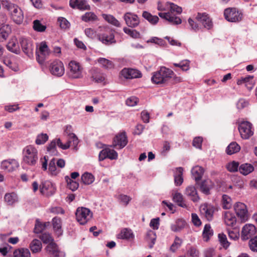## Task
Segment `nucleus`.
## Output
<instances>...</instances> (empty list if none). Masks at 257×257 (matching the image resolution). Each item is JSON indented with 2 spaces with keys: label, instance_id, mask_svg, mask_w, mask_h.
Masks as SVG:
<instances>
[{
  "label": "nucleus",
  "instance_id": "41",
  "mask_svg": "<svg viewBox=\"0 0 257 257\" xmlns=\"http://www.w3.org/2000/svg\"><path fill=\"white\" fill-rule=\"evenodd\" d=\"M15 163V161H12V162L7 160L4 161L2 162L1 168L8 172H12L15 169L14 164Z\"/></svg>",
  "mask_w": 257,
  "mask_h": 257
},
{
  "label": "nucleus",
  "instance_id": "1",
  "mask_svg": "<svg viewBox=\"0 0 257 257\" xmlns=\"http://www.w3.org/2000/svg\"><path fill=\"white\" fill-rule=\"evenodd\" d=\"M174 73L172 70L165 67H161L160 70L155 72L152 77V81L157 84H165L172 77Z\"/></svg>",
  "mask_w": 257,
  "mask_h": 257
},
{
  "label": "nucleus",
  "instance_id": "6",
  "mask_svg": "<svg viewBox=\"0 0 257 257\" xmlns=\"http://www.w3.org/2000/svg\"><path fill=\"white\" fill-rule=\"evenodd\" d=\"M19 42L24 53L30 58L33 57L34 46L32 41L30 39L21 37L19 38Z\"/></svg>",
  "mask_w": 257,
  "mask_h": 257
},
{
  "label": "nucleus",
  "instance_id": "56",
  "mask_svg": "<svg viewBox=\"0 0 257 257\" xmlns=\"http://www.w3.org/2000/svg\"><path fill=\"white\" fill-rule=\"evenodd\" d=\"M167 21L173 25H179L182 23V20L179 17H177L171 13Z\"/></svg>",
  "mask_w": 257,
  "mask_h": 257
},
{
  "label": "nucleus",
  "instance_id": "61",
  "mask_svg": "<svg viewBox=\"0 0 257 257\" xmlns=\"http://www.w3.org/2000/svg\"><path fill=\"white\" fill-rule=\"evenodd\" d=\"M58 20L61 29H67L69 28L70 23L65 18H59Z\"/></svg>",
  "mask_w": 257,
  "mask_h": 257
},
{
  "label": "nucleus",
  "instance_id": "60",
  "mask_svg": "<svg viewBox=\"0 0 257 257\" xmlns=\"http://www.w3.org/2000/svg\"><path fill=\"white\" fill-rule=\"evenodd\" d=\"M40 238L44 243H50L53 242V239L49 233H43L40 236Z\"/></svg>",
  "mask_w": 257,
  "mask_h": 257
},
{
  "label": "nucleus",
  "instance_id": "57",
  "mask_svg": "<svg viewBox=\"0 0 257 257\" xmlns=\"http://www.w3.org/2000/svg\"><path fill=\"white\" fill-rule=\"evenodd\" d=\"M56 141L53 140L47 147V151L49 152L52 155H56L57 151L56 150Z\"/></svg>",
  "mask_w": 257,
  "mask_h": 257
},
{
  "label": "nucleus",
  "instance_id": "17",
  "mask_svg": "<svg viewBox=\"0 0 257 257\" xmlns=\"http://www.w3.org/2000/svg\"><path fill=\"white\" fill-rule=\"evenodd\" d=\"M256 233L255 227L251 224L245 225L241 230V238L243 240H246L251 238Z\"/></svg>",
  "mask_w": 257,
  "mask_h": 257
},
{
  "label": "nucleus",
  "instance_id": "39",
  "mask_svg": "<svg viewBox=\"0 0 257 257\" xmlns=\"http://www.w3.org/2000/svg\"><path fill=\"white\" fill-rule=\"evenodd\" d=\"M186 225V221L182 219H178L176 221L175 224L171 226V229L173 231L177 232L184 228Z\"/></svg>",
  "mask_w": 257,
  "mask_h": 257
},
{
  "label": "nucleus",
  "instance_id": "23",
  "mask_svg": "<svg viewBox=\"0 0 257 257\" xmlns=\"http://www.w3.org/2000/svg\"><path fill=\"white\" fill-rule=\"evenodd\" d=\"M185 194L194 202H197L200 199L197 190L194 186H188L185 189Z\"/></svg>",
  "mask_w": 257,
  "mask_h": 257
},
{
  "label": "nucleus",
  "instance_id": "52",
  "mask_svg": "<svg viewBox=\"0 0 257 257\" xmlns=\"http://www.w3.org/2000/svg\"><path fill=\"white\" fill-rule=\"evenodd\" d=\"M48 136L46 134H41L37 137L35 143L37 145L45 144L48 140Z\"/></svg>",
  "mask_w": 257,
  "mask_h": 257
},
{
  "label": "nucleus",
  "instance_id": "54",
  "mask_svg": "<svg viewBox=\"0 0 257 257\" xmlns=\"http://www.w3.org/2000/svg\"><path fill=\"white\" fill-rule=\"evenodd\" d=\"M218 236L221 244L224 248H227L229 245V243L227 239L226 236L223 233H219Z\"/></svg>",
  "mask_w": 257,
  "mask_h": 257
},
{
  "label": "nucleus",
  "instance_id": "29",
  "mask_svg": "<svg viewBox=\"0 0 257 257\" xmlns=\"http://www.w3.org/2000/svg\"><path fill=\"white\" fill-rule=\"evenodd\" d=\"M254 170L253 166L248 163H245L241 165L239 167V171L242 174L247 175Z\"/></svg>",
  "mask_w": 257,
  "mask_h": 257
},
{
  "label": "nucleus",
  "instance_id": "2",
  "mask_svg": "<svg viewBox=\"0 0 257 257\" xmlns=\"http://www.w3.org/2000/svg\"><path fill=\"white\" fill-rule=\"evenodd\" d=\"M4 6L5 8L10 12L11 18L15 23L17 24L22 23L24 20V14L20 8L16 5L8 2H5Z\"/></svg>",
  "mask_w": 257,
  "mask_h": 257
},
{
  "label": "nucleus",
  "instance_id": "28",
  "mask_svg": "<svg viewBox=\"0 0 257 257\" xmlns=\"http://www.w3.org/2000/svg\"><path fill=\"white\" fill-rule=\"evenodd\" d=\"M53 227L54 231L59 235L62 233V222L60 218L55 217L52 219Z\"/></svg>",
  "mask_w": 257,
  "mask_h": 257
},
{
  "label": "nucleus",
  "instance_id": "62",
  "mask_svg": "<svg viewBox=\"0 0 257 257\" xmlns=\"http://www.w3.org/2000/svg\"><path fill=\"white\" fill-rule=\"evenodd\" d=\"M181 243V239L179 237L176 236L173 243L171 246L170 249L172 251L175 252L176 249L178 248L180 246Z\"/></svg>",
  "mask_w": 257,
  "mask_h": 257
},
{
  "label": "nucleus",
  "instance_id": "35",
  "mask_svg": "<svg viewBox=\"0 0 257 257\" xmlns=\"http://www.w3.org/2000/svg\"><path fill=\"white\" fill-rule=\"evenodd\" d=\"M142 16L152 25L156 24L159 20L157 16H153L151 13L147 11L143 12Z\"/></svg>",
  "mask_w": 257,
  "mask_h": 257
},
{
  "label": "nucleus",
  "instance_id": "36",
  "mask_svg": "<svg viewBox=\"0 0 257 257\" xmlns=\"http://www.w3.org/2000/svg\"><path fill=\"white\" fill-rule=\"evenodd\" d=\"M173 199L174 201L179 206L184 208L187 207V205L184 202L183 195L180 193L175 192L174 194H173Z\"/></svg>",
  "mask_w": 257,
  "mask_h": 257
},
{
  "label": "nucleus",
  "instance_id": "31",
  "mask_svg": "<svg viewBox=\"0 0 257 257\" xmlns=\"http://www.w3.org/2000/svg\"><path fill=\"white\" fill-rule=\"evenodd\" d=\"M118 237L123 239H130L133 238L134 235L132 230L128 228H123L118 234Z\"/></svg>",
  "mask_w": 257,
  "mask_h": 257
},
{
  "label": "nucleus",
  "instance_id": "24",
  "mask_svg": "<svg viewBox=\"0 0 257 257\" xmlns=\"http://www.w3.org/2000/svg\"><path fill=\"white\" fill-rule=\"evenodd\" d=\"M7 48L10 51L18 54L20 53V49L16 39L11 40L7 45Z\"/></svg>",
  "mask_w": 257,
  "mask_h": 257
},
{
  "label": "nucleus",
  "instance_id": "10",
  "mask_svg": "<svg viewBox=\"0 0 257 257\" xmlns=\"http://www.w3.org/2000/svg\"><path fill=\"white\" fill-rule=\"evenodd\" d=\"M49 70L53 75L60 77L64 74L65 72L63 63L60 60H54L50 63Z\"/></svg>",
  "mask_w": 257,
  "mask_h": 257
},
{
  "label": "nucleus",
  "instance_id": "63",
  "mask_svg": "<svg viewBox=\"0 0 257 257\" xmlns=\"http://www.w3.org/2000/svg\"><path fill=\"white\" fill-rule=\"evenodd\" d=\"M188 21L189 26L192 30L195 32H197L200 30V28L198 24L196 22L194 21L193 19L191 18H189Z\"/></svg>",
  "mask_w": 257,
  "mask_h": 257
},
{
  "label": "nucleus",
  "instance_id": "38",
  "mask_svg": "<svg viewBox=\"0 0 257 257\" xmlns=\"http://www.w3.org/2000/svg\"><path fill=\"white\" fill-rule=\"evenodd\" d=\"M177 174L174 176V182L176 186L181 185L183 182V169L182 167L177 168Z\"/></svg>",
  "mask_w": 257,
  "mask_h": 257
},
{
  "label": "nucleus",
  "instance_id": "46",
  "mask_svg": "<svg viewBox=\"0 0 257 257\" xmlns=\"http://www.w3.org/2000/svg\"><path fill=\"white\" fill-rule=\"evenodd\" d=\"M98 62L105 69H111L113 67V64L111 61L104 58H99Z\"/></svg>",
  "mask_w": 257,
  "mask_h": 257
},
{
  "label": "nucleus",
  "instance_id": "27",
  "mask_svg": "<svg viewBox=\"0 0 257 257\" xmlns=\"http://www.w3.org/2000/svg\"><path fill=\"white\" fill-rule=\"evenodd\" d=\"M11 32V27L9 25H5L0 28V42H4L9 37Z\"/></svg>",
  "mask_w": 257,
  "mask_h": 257
},
{
  "label": "nucleus",
  "instance_id": "48",
  "mask_svg": "<svg viewBox=\"0 0 257 257\" xmlns=\"http://www.w3.org/2000/svg\"><path fill=\"white\" fill-rule=\"evenodd\" d=\"M17 199V196L15 193H7L5 196V201L9 205H12Z\"/></svg>",
  "mask_w": 257,
  "mask_h": 257
},
{
  "label": "nucleus",
  "instance_id": "11",
  "mask_svg": "<svg viewBox=\"0 0 257 257\" xmlns=\"http://www.w3.org/2000/svg\"><path fill=\"white\" fill-rule=\"evenodd\" d=\"M127 142L125 132L118 133L114 137L111 147L116 149H121L127 145Z\"/></svg>",
  "mask_w": 257,
  "mask_h": 257
},
{
  "label": "nucleus",
  "instance_id": "33",
  "mask_svg": "<svg viewBox=\"0 0 257 257\" xmlns=\"http://www.w3.org/2000/svg\"><path fill=\"white\" fill-rule=\"evenodd\" d=\"M30 248L33 253L38 252L42 248V243L40 240L35 239L31 242Z\"/></svg>",
  "mask_w": 257,
  "mask_h": 257
},
{
  "label": "nucleus",
  "instance_id": "16",
  "mask_svg": "<svg viewBox=\"0 0 257 257\" xmlns=\"http://www.w3.org/2000/svg\"><path fill=\"white\" fill-rule=\"evenodd\" d=\"M215 210L216 209L213 206L207 203L201 205L200 207L201 214L203 215L208 221L212 220Z\"/></svg>",
  "mask_w": 257,
  "mask_h": 257
},
{
  "label": "nucleus",
  "instance_id": "40",
  "mask_svg": "<svg viewBox=\"0 0 257 257\" xmlns=\"http://www.w3.org/2000/svg\"><path fill=\"white\" fill-rule=\"evenodd\" d=\"M94 181V177L91 173L85 172L81 176V182L85 185H90Z\"/></svg>",
  "mask_w": 257,
  "mask_h": 257
},
{
  "label": "nucleus",
  "instance_id": "49",
  "mask_svg": "<svg viewBox=\"0 0 257 257\" xmlns=\"http://www.w3.org/2000/svg\"><path fill=\"white\" fill-rule=\"evenodd\" d=\"M33 27L35 31L40 32H44L46 29V26L42 25L40 21L38 20L33 22Z\"/></svg>",
  "mask_w": 257,
  "mask_h": 257
},
{
  "label": "nucleus",
  "instance_id": "12",
  "mask_svg": "<svg viewBox=\"0 0 257 257\" xmlns=\"http://www.w3.org/2000/svg\"><path fill=\"white\" fill-rule=\"evenodd\" d=\"M195 20L207 30L212 28L213 24L211 18L206 13H198Z\"/></svg>",
  "mask_w": 257,
  "mask_h": 257
},
{
  "label": "nucleus",
  "instance_id": "64",
  "mask_svg": "<svg viewBox=\"0 0 257 257\" xmlns=\"http://www.w3.org/2000/svg\"><path fill=\"white\" fill-rule=\"evenodd\" d=\"M118 199L125 206L127 205L130 201L132 200V198L130 196L124 194L119 195Z\"/></svg>",
  "mask_w": 257,
  "mask_h": 257
},
{
  "label": "nucleus",
  "instance_id": "45",
  "mask_svg": "<svg viewBox=\"0 0 257 257\" xmlns=\"http://www.w3.org/2000/svg\"><path fill=\"white\" fill-rule=\"evenodd\" d=\"M48 171L51 175L56 176L58 174L59 172L57 171L56 166V160L55 158H53L50 161L49 164Z\"/></svg>",
  "mask_w": 257,
  "mask_h": 257
},
{
  "label": "nucleus",
  "instance_id": "19",
  "mask_svg": "<svg viewBox=\"0 0 257 257\" xmlns=\"http://www.w3.org/2000/svg\"><path fill=\"white\" fill-rule=\"evenodd\" d=\"M124 20L128 27L135 28L140 24L138 16L131 13H126L124 15Z\"/></svg>",
  "mask_w": 257,
  "mask_h": 257
},
{
  "label": "nucleus",
  "instance_id": "26",
  "mask_svg": "<svg viewBox=\"0 0 257 257\" xmlns=\"http://www.w3.org/2000/svg\"><path fill=\"white\" fill-rule=\"evenodd\" d=\"M224 220L225 223L227 225L230 226H233L236 221V219L234 215L229 211H226L225 212Z\"/></svg>",
  "mask_w": 257,
  "mask_h": 257
},
{
  "label": "nucleus",
  "instance_id": "25",
  "mask_svg": "<svg viewBox=\"0 0 257 257\" xmlns=\"http://www.w3.org/2000/svg\"><path fill=\"white\" fill-rule=\"evenodd\" d=\"M191 173L195 181L198 182L202 178L204 173V169L200 166H196L192 168Z\"/></svg>",
  "mask_w": 257,
  "mask_h": 257
},
{
  "label": "nucleus",
  "instance_id": "34",
  "mask_svg": "<svg viewBox=\"0 0 257 257\" xmlns=\"http://www.w3.org/2000/svg\"><path fill=\"white\" fill-rule=\"evenodd\" d=\"M14 257H31V253L28 249L21 248L15 250Z\"/></svg>",
  "mask_w": 257,
  "mask_h": 257
},
{
  "label": "nucleus",
  "instance_id": "53",
  "mask_svg": "<svg viewBox=\"0 0 257 257\" xmlns=\"http://www.w3.org/2000/svg\"><path fill=\"white\" fill-rule=\"evenodd\" d=\"M210 183L209 181L204 180L202 182L200 185V190L201 191L205 194H209V191L210 189V187L209 183Z\"/></svg>",
  "mask_w": 257,
  "mask_h": 257
},
{
  "label": "nucleus",
  "instance_id": "9",
  "mask_svg": "<svg viewBox=\"0 0 257 257\" xmlns=\"http://www.w3.org/2000/svg\"><path fill=\"white\" fill-rule=\"evenodd\" d=\"M50 50L48 45L45 42L41 43L38 52H36V59L38 62L42 64L44 62L45 59L50 54Z\"/></svg>",
  "mask_w": 257,
  "mask_h": 257
},
{
  "label": "nucleus",
  "instance_id": "42",
  "mask_svg": "<svg viewBox=\"0 0 257 257\" xmlns=\"http://www.w3.org/2000/svg\"><path fill=\"white\" fill-rule=\"evenodd\" d=\"M213 232L211 229L210 225L209 224H205L202 233L203 238L205 239V240L207 241L210 237L213 235Z\"/></svg>",
  "mask_w": 257,
  "mask_h": 257
},
{
  "label": "nucleus",
  "instance_id": "4",
  "mask_svg": "<svg viewBox=\"0 0 257 257\" xmlns=\"http://www.w3.org/2000/svg\"><path fill=\"white\" fill-rule=\"evenodd\" d=\"M98 40L105 45H111L116 43L113 32L109 28L99 27L98 29Z\"/></svg>",
  "mask_w": 257,
  "mask_h": 257
},
{
  "label": "nucleus",
  "instance_id": "13",
  "mask_svg": "<svg viewBox=\"0 0 257 257\" xmlns=\"http://www.w3.org/2000/svg\"><path fill=\"white\" fill-rule=\"evenodd\" d=\"M234 209L237 216L242 221H245L248 218V211L246 206L243 203L236 202L234 205Z\"/></svg>",
  "mask_w": 257,
  "mask_h": 257
},
{
  "label": "nucleus",
  "instance_id": "8",
  "mask_svg": "<svg viewBox=\"0 0 257 257\" xmlns=\"http://www.w3.org/2000/svg\"><path fill=\"white\" fill-rule=\"evenodd\" d=\"M69 71V76L72 78H80L82 76V67L78 62L71 61L68 65Z\"/></svg>",
  "mask_w": 257,
  "mask_h": 257
},
{
  "label": "nucleus",
  "instance_id": "55",
  "mask_svg": "<svg viewBox=\"0 0 257 257\" xmlns=\"http://www.w3.org/2000/svg\"><path fill=\"white\" fill-rule=\"evenodd\" d=\"M231 198L226 195L222 196V207L224 209H227L231 207Z\"/></svg>",
  "mask_w": 257,
  "mask_h": 257
},
{
  "label": "nucleus",
  "instance_id": "58",
  "mask_svg": "<svg viewBox=\"0 0 257 257\" xmlns=\"http://www.w3.org/2000/svg\"><path fill=\"white\" fill-rule=\"evenodd\" d=\"M248 245L251 250L257 252V235L249 240Z\"/></svg>",
  "mask_w": 257,
  "mask_h": 257
},
{
  "label": "nucleus",
  "instance_id": "47",
  "mask_svg": "<svg viewBox=\"0 0 257 257\" xmlns=\"http://www.w3.org/2000/svg\"><path fill=\"white\" fill-rule=\"evenodd\" d=\"M123 32L134 39H138L140 37V34L136 30H132L126 27L123 29Z\"/></svg>",
  "mask_w": 257,
  "mask_h": 257
},
{
  "label": "nucleus",
  "instance_id": "7",
  "mask_svg": "<svg viewBox=\"0 0 257 257\" xmlns=\"http://www.w3.org/2000/svg\"><path fill=\"white\" fill-rule=\"evenodd\" d=\"M224 16L227 21L231 22H239L242 18V14L234 8L226 9L224 12Z\"/></svg>",
  "mask_w": 257,
  "mask_h": 257
},
{
  "label": "nucleus",
  "instance_id": "51",
  "mask_svg": "<svg viewBox=\"0 0 257 257\" xmlns=\"http://www.w3.org/2000/svg\"><path fill=\"white\" fill-rule=\"evenodd\" d=\"M82 19L86 22L94 21L97 20V17L93 13L89 12L85 13V15L82 16Z\"/></svg>",
  "mask_w": 257,
  "mask_h": 257
},
{
  "label": "nucleus",
  "instance_id": "14",
  "mask_svg": "<svg viewBox=\"0 0 257 257\" xmlns=\"http://www.w3.org/2000/svg\"><path fill=\"white\" fill-rule=\"evenodd\" d=\"M40 191L43 195L50 196L55 193L56 188L51 181L47 180L41 183Z\"/></svg>",
  "mask_w": 257,
  "mask_h": 257
},
{
  "label": "nucleus",
  "instance_id": "50",
  "mask_svg": "<svg viewBox=\"0 0 257 257\" xmlns=\"http://www.w3.org/2000/svg\"><path fill=\"white\" fill-rule=\"evenodd\" d=\"M239 163L237 162L234 161L228 163L226 166L227 170L230 172H234L237 171Z\"/></svg>",
  "mask_w": 257,
  "mask_h": 257
},
{
  "label": "nucleus",
  "instance_id": "43",
  "mask_svg": "<svg viewBox=\"0 0 257 257\" xmlns=\"http://www.w3.org/2000/svg\"><path fill=\"white\" fill-rule=\"evenodd\" d=\"M65 180L67 183V187L73 191L76 190L79 187V183L73 181L68 176L65 177Z\"/></svg>",
  "mask_w": 257,
  "mask_h": 257
},
{
  "label": "nucleus",
  "instance_id": "32",
  "mask_svg": "<svg viewBox=\"0 0 257 257\" xmlns=\"http://www.w3.org/2000/svg\"><path fill=\"white\" fill-rule=\"evenodd\" d=\"M240 150V146L236 142H232L227 147L226 152L228 155H231L237 153Z\"/></svg>",
  "mask_w": 257,
  "mask_h": 257
},
{
  "label": "nucleus",
  "instance_id": "22",
  "mask_svg": "<svg viewBox=\"0 0 257 257\" xmlns=\"http://www.w3.org/2000/svg\"><path fill=\"white\" fill-rule=\"evenodd\" d=\"M69 5L71 8L80 10H89L90 8L86 0H70Z\"/></svg>",
  "mask_w": 257,
  "mask_h": 257
},
{
  "label": "nucleus",
  "instance_id": "15",
  "mask_svg": "<svg viewBox=\"0 0 257 257\" xmlns=\"http://www.w3.org/2000/svg\"><path fill=\"white\" fill-rule=\"evenodd\" d=\"M251 124L248 121H244L239 125L238 130L242 139H247L253 135Z\"/></svg>",
  "mask_w": 257,
  "mask_h": 257
},
{
  "label": "nucleus",
  "instance_id": "44",
  "mask_svg": "<svg viewBox=\"0 0 257 257\" xmlns=\"http://www.w3.org/2000/svg\"><path fill=\"white\" fill-rule=\"evenodd\" d=\"M175 67L180 68L183 71H187L190 69V61L188 60H184L179 63H173Z\"/></svg>",
  "mask_w": 257,
  "mask_h": 257
},
{
  "label": "nucleus",
  "instance_id": "30",
  "mask_svg": "<svg viewBox=\"0 0 257 257\" xmlns=\"http://www.w3.org/2000/svg\"><path fill=\"white\" fill-rule=\"evenodd\" d=\"M50 224L49 222H45L44 223L41 222L39 219H37L35 222V226L34 229V232L35 233H41L46 227Z\"/></svg>",
  "mask_w": 257,
  "mask_h": 257
},
{
  "label": "nucleus",
  "instance_id": "18",
  "mask_svg": "<svg viewBox=\"0 0 257 257\" xmlns=\"http://www.w3.org/2000/svg\"><path fill=\"white\" fill-rule=\"evenodd\" d=\"M118 158L117 153L114 150L110 149L109 148H106L102 149L99 154V160L103 161L108 158L110 160H116Z\"/></svg>",
  "mask_w": 257,
  "mask_h": 257
},
{
  "label": "nucleus",
  "instance_id": "21",
  "mask_svg": "<svg viewBox=\"0 0 257 257\" xmlns=\"http://www.w3.org/2000/svg\"><path fill=\"white\" fill-rule=\"evenodd\" d=\"M46 249L50 254L54 257H65V253L59 249L57 245L55 242L49 243Z\"/></svg>",
  "mask_w": 257,
  "mask_h": 257
},
{
  "label": "nucleus",
  "instance_id": "3",
  "mask_svg": "<svg viewBox=\"0 0 257 257\" xmlns=\"http://www.w3.org/2000/svg\"><path fill=\"white\" fill-rule=\"evenodd\" d=\"M38 160V151L33 146L29 145L23 150V160L27 165L34 166Z\"/></svg>",
  "mask_w": 257,
  "mask_h": 257
},
{
  "label": "nucleus",
  "instance_id": "20",
  "mask_svg": "<svg viewBox=\"0 0 257 257\" xmlns=\"http://www.w3.org/2000/svg\"><path fill=\"white\" fill-rule=\"evenodd\" d=\"M121 74L126 79L141 78L142 76L141 71L133 68H123L121 71Z\"/></svg>",
  "mask_w": 257,
  "mask_h": 257
},
{
  "label": "nucleus",
  "instance_id": "59",
  "mask_svg": "<svg viewBox=\"0 0 257 257\" xmlns=\"http://www.w3.org/2000/svg\"><path fill=\"white\" fill-rule=\"evenodd\" d=\"M4 63L8 67H9L12 70L16 71L18 70L17 65L13 63L12 61L8 58H5L4 59Z\"/></svg>",
  "mask_w": 257,
  "mask_h": 257
},
{
  "label": "nucleus",
  "instance_id": "5",
  "mask_svg": "<svg viewBox=\"0 0 257 257\" xmlns=\"http://www.w3.org/2000/svg\"><path fill=\"white\" fill-rule=\"evenodd\" d=\"M76 218L81 225L86 224L92 217V213L85 207H78L75 212Z\"/></svg>",
  "mask_w": 257,
  "mask_h": 257
},
{
  "label": "nucleus",
  "instance_id": "37",
  "mask_svg": "<svg viewBox=\"0 0 257 257\" xmlns=\"http://www.w3.org/2000/svg\"><path fill=\"white\" fill-rule=\"evenodd\" d=\"M102 17L105 21L111 25L117 27H120V23L113 16L110 15L102 14Z\"/></svg>",
  "mask_w": 257,
  "mask_h": 257
}]
</instances>
